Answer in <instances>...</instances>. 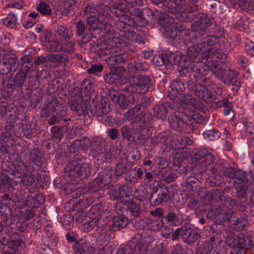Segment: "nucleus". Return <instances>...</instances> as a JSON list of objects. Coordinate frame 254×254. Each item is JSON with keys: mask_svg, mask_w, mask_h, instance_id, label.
<instances>
[{"mask_svg": "<svg viewBox=\"0 0 254 254\" xmlns=\"http://www.w3.org/2000/svg\"><path fill=\"white\" fill-rule=\"evenodd\" d=\"M149 104L146 99H142L141 102L134 107L129 109L123 117L124 121H135L142 117L152 119L151 114L145 112V107Z\"/></svg>", "mask_w": 254, "mask_h": 254, "instance_id": "obj_8", "label": "nucleus"}, {"mask_svg": "<svg viewBox=\"0 0 254 254\" xmlns=\"http://www.w3.org/2000/svg\"><path fill=\"white\" fill-rule=\"evenodd\" d=\"M170 106L169 103L155 105L153 108L154 116L163 120L165 119L168 116Z\"/></svg>", "mask_w": 254, "mask_h": 254, "instance_id": "obj_27", "label": "nucleus"}, {"mask_svg": "<svg viewBox=\"0 0 254 254\" xmlns=\"http://www.w3.org/2000/svg\"><path fill=\"white\" fill-rule=\"evenodd\" d=\"M65 173L66 175L71 180L77 178L83 179L91 175V171L88 164L72 162L65 167Z\"/></svg>", "mask_w": 254, "mask_h": 254, "instance_id": "obj_7", "label": "nucleus"}, {"mask_svg": "<svg viewBox=\"0 0 254 254\" xmlns=\"http://www.w3.org/2000/svg\"><path fill=\"white\" fill-rule=\"evenodd\" d=\"M86 7H89L91 9V17H95L98 22H104L106 20L110 21L112 19L111 9L110 6L100 3L96 6L93 3L88 4Z\"/></svg>", "mask_w": 254, "mask_h": 254, "instance_id": "obj_9", "label": "nucleus"}, {"mask_svg": "<svg viewBox=\"0 0 254 254\" xmlns=\"http://www.w3.org/2000/svg\"><path fill=\"white\" fill-rule=\"evenodd\" d=\"M124 75L121 74H114L110 76H105V80L112 84H120L123 82Z\"/></svg>", "mask_w": 254, "mask_h": 254, "instance_id": "obj_61", "label": "nucleus"}, {"mask_svg": "<svg viewBox=\"0 0 254 254\" xmlns=\"http://www.w3.org/2000/svg\"><path fill=\"white\" fill-rule=\"evenodd\" d=\"M215 244L210 242H205L200 245H197L196 254H210L214 248Z\"/></svg>", "mask_w": 254, "mask_h": 254, "instance_id": "obj_42", "label": "nucleus"}, {"mask_svg": "<svg viewBox=\"0 0 254 254\" xmlns=\"http://www.w3.org/2000/svg\"><path fill=\"white\" fill-rule=\"evenodd\" d=\"M27 198L28 204L36 208H38L45 201V199L41 194L35 195L34 196L28 195Z\"/></svg>", "mask_w": 254, "mask_h": 254, "instance_id": "obj_50", "label": "nucleus"}, {"mask_svg": "<svg viewBox=\"0 0 254 254\" xmlns=\"http://www.w3.org/2000/svg\"><path fill=\"white\" fill-rule=\"evenodd\" d=\"M180 208L176 207L172 209V211L168 212L167 219L168 221L173 223L174 225H179L183 223V218L182 214L180 212Z\"/></svg>", "mask_w": 254, "mask_h": 254, "instance_id": "obj_32", "label": "nucleus"}, {"mask_svg": "<svg viewBox=\"0 0 254 254\" xmlns=\"http://www.w3.org/2000/svg\"><path fill=\"white\" fill-rule=\"evenodd\" d=\"M145 13L152 14V11L149 8H144L141 10L138 8H134L129 11V13L133 15L136 16L140 18L142 21L143 24L147 23V20H146L144 17Z\"/></svg>", "mask_w": 254, "mask_h": 254, "instance_id": "obj_45", "label": "nucleus"}, {"mask_svg": "<svg viewBox=\"0 0 254 254\" xmlns=\"http://www.w3.org/2000/svg\"><path fill=\"white\" fill-rule=\"evenodd\" d=\"M195 95L207 103H208L212 97L211 92L204 86H199V89L195 92Z\"/></svg>", "mask_w": 254, "mask_h": 254, "instance_id": "obj_43", "label": "nucleus"}, {"mask_svg": "<svg viewBox=\"0 0 254 254\" xmlns=\"http://www.w3.org/2000/svg\"><path fill=\"white\" fill-rule=\"evenodd\" d=\"M69 107L78 116H86L88 114L87 102L82 96H77L71 101Z\"/></svg>", "mask_w": 254, "mask_h": 254, "instance_id": "obj_12", "label": "nucleus"}, {"mask_svg": "<svg viewBox=\"0 0 254 254\" xmlns=\"http://www.w3.org/2000/svg\"><path fill=\"white\" fill-rule=\"evenodd\" d=\"M101 184H102L100 181V179L96 177L92 182L88 183L85 188V191L88 192L91 194L97 192L98 191L101 187Z\"/></svg>", "mask_w": 254, "mask_h": 254, "instance_id": "obj_47", "label": "nucleus"}, {"mask_svg": "<svg viewBox=\"0 0 254 254\" xmlns=\"http://www.w3.org/2000/svg\"><path fill=\"white\" fill-rule=\"evenodd\" d=\"M219 191L208 192L206 197L209 201H216L215 218L221 222L228 221L234 229L241 220L234 213V208L236 205V200L229 196H218Z\"/></svg>", "mask_w": 254, "mask_h": 254, "instance_id": "obj_1", "label": "nucleus"}, {"mask_svg": "<svg viewBox=\"0 0 254 254\" xmlns=\"http://www.w3.org/2000/svg\"><path fill=\"white\" fill-rule=\"evenodd\" d=\"M152 2L155 4H158L162 3L164 5L167 6L168 12L173 13V7L174 5L181 6L184 0H152Z\"/></svg>", "mask_w": 254, "mask_h": 254, "instance_id": "obj_38", "label": "nucleus"}, {"mask_svg": "<svg viewBox=\"0 0 254 254\" xmlns=\"http://www.w3.org/2000/svg\"><path fill=\"white\" fill-rule=\"evenodd\" d=\"M17 22V18L15 14L10 12L8 16L3 19V24L10 28H14L15 27Z\"/></svg>", "mask_w": 254, "mask_h": 254, "instance_id": "obj_57", "label": "nucleus"}, {"mask_svg": "<svg viewBox=\"0 0 254 254\" xmlns=\"http://www.w3.org/2000/svg\"><path fill=\"white\" fill-rule=\"evenodd\" d=\"M55 29L56 32L65 40L70 39L73 35L72 31L63 25L58 24Z\"/></svg>", "mask_w": 254, "mask_h": 254, "instance_id": "obj_44", "label": "nucleus"}, {"mask_svg": "<svg viewBox=\"0 0 254 254\" xmlns=\"http://www.w3.org/2000/svg\"><path fill=\"white\" fill-rule=\"evenodd\" d=\"M2 59L0 71L2 74H7L15 71L17 67V57L15 54H3Z\"/></svg>", "mask_w": 254, "mask_h": 254, "instance_id": "obj_11", "label": "nucleus"}, {"mask_svg": "<svg viewBox=\"0 0 254 254\" xmlns=\"http://www.w3.org/2000/svg\"><path fill=\"white\" fill-rule=\"evenodd\" d=\"M159 175L160 179L167 183L172 182L176 176L175 174H173L170 171H167L166 170L161 171Z\"/></svg>", "mask_w": 254, "mask_h": 254, "instance_id": "obj_59", "label": "nucleus"}, {"mask_svg": "<svg viewBox=\"0 0 254 254\" xmlns=\"http://www.w3.org/2000/svg\"><path fill=\"white\" fill-rule=\"evenodd\" d=\"M49 51L52 53H59L63 50V44L58 40H52L46 45Z\"/></svg>", "mask_w": 254, "mask_h": 254, "instance_id": "obj_51", "label": "nucleus"}, {"mask_svg": "<svg viewBox=\"0 0 254 254\" xmlns=\"http://www.w3.org/2000/svg\"><path fill=\"white\" fill-rule=\"evenodd\" d=\"M120 96V99L117 101L119 107L122 110H125L130 104L135 103L134 94H127L125 92Z\"/></svg>", "mask_w": 254, "mask_h": 254, "instance_id": "obj_29", "label": "nucleus"}, {"mask_svg": "<svg viewBox=\"0 0 254 254\" xmlns=\"http://www.w3.org/2000/svg\"><path fill=\"white\" fill-rule=\"evenodd\" d=\"M120 35L129 41L133 40L134 37L136 36L131 28L126 29L125 27H123V30H121Z\"/></svg>", "mask_w": 254, "mask_h": 254, "instance_id": "obj_63", "label": "nucleus"}, {"mask_svg": "<svg viewBox=\"0 0 254 254\" xmlns=\"http://www.w3.org/2000/svg\"><path fill=\"white\" fill-rule=\"evenodd\" d=\"M169 198L168 190L167 188H164L160 190L157 195H152L150 201L156 205L167 202Z\"/></svg>", "mask_w": 254, "mask_h": 254, "instance_id": "obj_31", "label": "nucleus"}, {"mask_svg": "<svg viewBox=\"0 0 254 254\" xmlns=\"http://www.w3.org/2000/svg\"><path fill=\"white\" fill-rule=\"evenodd\" d=\"M206 157L207 159H209L211 162L213 161L214 157L211 153L208 152L207 149L201 148L198 149L195 153V158L200 159L203 157Z\"/></svg>", "mask_w": 254, "mask_h": 254, "instance_id": "obj_58", "label": "nucleus"}, {"mask_svg": "<svg viewBox=\"0 0 254 254\" xmlns=\"http://www.w3.org/2000/svg\"><path fill=\"white\" fill-rule=\"evenodd\" d=\"M198 0H184V2L181 6L174 5L173 8H177L183 12L192 13L197 10V5L194 3Z\"/></svg>", "mask_w": 254, "mask_h": 254, "instance_id": "obj_30", "label": "nucleus"}, {"mask_svg": "<svg viewBox=\"0 0 254 254\" xmlns=\"http://www.w3.org/2000/svg\"><path fill=\"white\" fill-rule=\"evenodd\" d=\"M181 238L185 243L193 246L200 240L201 235L199 233L190 227H184L181 233Z\"/></svg>", "mask_w": 254, "mask_h": 254, "instance_id": "obj_15", "label": "nucleus"}, {"mask_svg": "<svg viewBox=\"0 0 254 254\" xmlns=\"http://www.w3.org/2000/svg\"><path fill=\"white\" fill-rule=\"evenodd\" d=\"M158 22L168 35H171L176 28L174 19L166 13H161L159 15Z\"/></svg>", "mask_w": 254, "mask_h": 254, "instance_id": "obj_17", "label": "nucleus"}, {"mask_svg": "<svg viewBox=\"0 0 254 254\" xmlns=\"http://www.w3.org/2000/svg\"><path fill=\"white\" fill-rule=\"evenodd\" d=\"M90 10L89 7H85L83 11L84 18L87 19V26L82 20H79L75 23L76 35L82 37L79 41V45L83 49H88L86 48L88 43L93 38H96L95 30L96 29L95 24L97 21L95 17H91Z\"/></svg>", "mask_w": 254, "mask_h": 254, "instance_id": "obj_2", "label": "nucleus"}, {"mask_svg": "<svg viewBox=\"0 0 254 254\" xmlns=\"http://www.w3.org/2000/svg\"><path fill=\"white\" fill-rule=\"evenodd\" d=\"M76 141H79L81 146L90 147L91 151L94 153V156L95 157L99 155L98 152H100L102 145L105 143V140L100 136L93 137L91 140L86 136H83L79 140Z\"/></svg>", "mask_w": 254, "mask_h": 254, "instance_id": "obj_10", "label": "nucleus"}, {"mask_svg": "<svg viewBox=\"0 0 254 254\" xmlns=\"http://www.w3.org/2000/svg\"><path fill=\"white\" fill-rule=\"evenodd\" d=\"M213 20L207 17V16L201 15L199 19L193 23L191 25V30L196 33V41L200 42V46L202 47L204 51L208 50V54L210 55V49H207V46H211L215 45L218 41V38L214 36L207 35L202 38V37L209 32L208 28L212 24Z\"/></svg>", "mask_w": 254, "mask_h": 254, "instance_id": "obj_4", "label": "nucleus"}, {"mask_svg": "<svg viewBox=\"0 0 254 254\" xmlns=\"http://www.w3.org/2000/svg\"><path fill=\"white\" fill-rule=\"evenodd\" d=\"M128 224V220L124 215L114 216L112 223L110 225L111 230L116 231L126 227Z\"/></svg>", "mask_w": 254, "mask_h": 254, "instance_id": "obj_26", "label": "nucleus"}, {"mask_svg": "<svg viewBox=\"0 0 254 254\" xmlns=\"http://www.w3.org/2000/svg\"><path fill=\"white\" fill-rule=\"evenodd\" d=\"M98 193L89 194L84 198H80L79 204L82 208H87L100 197Z\"/></svg>", "mask_w": 254, "mask_h": 254, "instance_id": "obj_46", "label": "nucleus"}, {"mask_svg": "<svg viewBox=\"0 0 254 254\" xmlns=\"http://www.w3.org/2000/svg\"><path fill=\"white\" fill-rule=\"evenodd\" d=\"M238 75L239 72L236 70H227L222 82L228 86H233V90L237 91L241 87V82L238 78Z\"/></svg>", "mask_w": 254, "mask_h": 254, "instance_id": "obj_16", "label": "nucleus"}, {"mask_svg": "<svg viewBox=\"0 0 254 254\" xmlns=\"http://www.w3.org/2000/svg\"><path fill=\"white\" fill-rule=\"evenodd\" d=\"M127 210L134 218H138L142 212V209L137 203L132 201L127 204Z\"/></svg>", "mask_w": 254, "mask_h": 254, "instance_id": "obj_48", "label": "nucleus"}, {"mask_svg": "<svg viewBox=\"0 0 254 254\" xmlns=\"http://www.w3.org/2000/svg\"><path fill=\"white\" fill-rule=\"evenodd\" d=\"M103 147L101 148L100 152L99 155H97L96 157H98V159L100 158H105L106 159H111L113 156V151L111 147L105 142L103 143Z\"/></svg>", "mask_w": 254, "mask_h": 254, "instance_id": "obj_49", "label": "nucleus"}, {"mask_svg": "<svg viewBox=\"0 0 254 254\" xmlns=\"http://www.w3.org/2000/svg\"><path fill=\"white\" fill-rule=\"evenodd\" d=\"M127 67L129 71L132 73H136L138 71H145L148 68L145 63L136 62L134 60L130 61L128 63Z\"/></svg>", "mask_w": 254, "mask_h": 254, "instance_id": "obj_41", "label": "nucleus"}, {"mask_svg": "<svg viewBox=\"0 0 254 254\" xmlns=\"http://www.w3.org/2000/svg\"><path fill=\"white\" fill-rule=\"evenodd\" d=\"M118 194L120 195L121 199L124 197H129L130 194V189L125 185H120L118 189Z\"/></svg>", "mask_w": 254, "mask_h": 254, "instance_id": "obj_62", "label": "nucleus"}, {"mask_svg": "<svg viewBox=\"0 0 254 254\" xmlns=\"http://www.w3.org/2000/svg\"><path fill=\"white\" fill-rule=\"evenodd\" d=\"M110 110L109 103L105 101H102L99 106L96 108L95 111L93 110H91V113L93 116H96L98 117L103 118L106 117V115L110 112Z\"/></svg>", "mask_w": 254, "mask_h": 254, "instance_id": "obj_36", "label": "nucleus"}, {"mask_svg": "<svg viewBox=\"0 0 254 254\" xmlns=\"http://www.w3.org/2000/svg\"><path fill=\"white\" fill-rule=\"evenodd\" d=\"M207 54L208 50L204 51V49L200 46V44L196 43L188 48L186 57L190 61H193L199 55H201L202 57H205L206 58H209L210 55Z\"/></svg>", "mask_w": 254, "mask_h": 254, "instance_id": "obj_19", "label": "nucleus"}, {"mask_svg": "<svg viewBox=\"0 0 254 254\" xmlns=\"http://www.w3.org/2000/svg\"><path fill=\"white\" fill-rule=\"evenodd\" d=\"M152 85V79L149 75H137L133 81L122 87L121 90L127 94H138L148 91Z\"/></svg>", "mask_w": 254, "mask_h": 254, "instance_id": "obj_6", "label": "nucleus"}, {"mask_svg": "<svg viewBox=\"0 0 254 254\" xmlns=\"http://www.w3.org/2000/svg\"><path fill=\"white\" fill-rule=\"evenodd\" d=\"M112 175V170L111 169H105L102 172H100L98 179H100V181L102 184L106 185L110 182Z\"/></svg>", "mask_w": 254, "mask_h": 254, "instance_id": "obj_53", "label": "nucleus"}, {"mask_svg": "<svg viewBox=\"0 0 254 254\" xmlns=\"http://www.w3.org/2000/svg\"><path fill=\"white\" fill-rule=\"evenodd\" d=\"M239 237L233 233L227 232L224 236L225 242L230 248L238 249Z\"/></svg>", "mask_w": 254, "mask_h": 254, "instance_id": "obj_40", "label": "nucleus"}, {"mask_svg": "<svg viewBox=\"0 0 254 254\" xmlns=\"http://www.w3.org/2000/svg\"><path fill=\"white\" fill-rule=\"evenodd\" d=\"M128 60L126 54H117L111 56L106 59V62L108 65H116L125 64Z\"/></svg>", "mask_w": 254, "mask_h": 254, "instance_id": "obj_37", "label": "nucleus"}, {"mask_svg": "<svg viewBox=\"0 0 254 254\" xmlns=\"http://www.w3.org/2000/svg\"><path fill=\"white\" fill-rule=\"evenodd\" d=\"M135 245L133 243L132 244H127L125 246H121L118 249L117 254H134Z\"/></svg>", "mask_w": 254, "mask_h": 254, "instance_id": "obj_54", "label": "nucleus"}, {"mask_svg": "<svg viewBox=\"0 0 254 254\" xmlns=\"http://www.w3.org/2000/svg\"><path fill=\"white\" fill-rule=\"evenodd\" d=\"M209 67L215 77L222 82L227 70L217 62H210L208 65L202 62H194L190 64V67H187V70L192 73L191 75L195 78L196 81L204 82L206 80L204 76L209 72Z\"/></svg>", "mask_w": 254, "mask_h": 254, "instance_id": "obj_3", "label": "nucleus"}, {"mask_svg": "<svg viewBox=\"0 0 254 254\" xmlns=\"http://www.w3.org/2000/svg\"><path fill=\"white\" fill-rule=\"evenodd\" d=\"M234 175L233 179L235 184L243 183L249 180L247 173L242 170H236Z\"/></svg>", "mask_w": 254, "mask_h": 254, "instance_id": "obj_55", "label": "nucleus"}, {"mask_svg": "<svg viewBox=\"0 0 254 254\" xmlns=\"http://www.w3.org/2000/svg\"><path fill=\"white\" fill-rule=\"evenodd\" d=\"M37 10L42 14L50 15L52 14V9L45 2H41L37 7Z\"/></svg>", "mask_w": 254, "mask_h": 254, "instance_id": "obj_60", "label": "nucleus"}, {"mask_svg": "<svg viewBox=\"0 0 254 254\" xmlns=\"http://www.w3.org/2000/svg\"><path fill=\"white\" fill-rule=\"evenodd\" d=\"M95 24L96 30L95 35L100 34L102 37H109L114 33V29L110 23V21L106 20L104 22H98Z\"/></svg>", "mask_w": 254, "mask_h": 254, "instance_id": "obj_18", "label": "nucleus"}, {"mask_svg": "<svg viewBox=\"0 0 254 254\" xmlns=\"http://www.w3.org/2000/svg\"><path fill=\"white\" fill-rule=\"evenodd\" d=\"M167 137L166 133L162 132L159 133L156 136H154L151 139V143L153 145H156L159 143H162L165 141Z\"/></svg>", "mask_w": 254, "mask_h": 254, "instance_id": "obj_64", "label": "nucleus"}, {"mask_svg": "<svg viewBox=\"0 0 254 254\" xmlns=\"http://www.w3.org/2000/svg\"><path fill=\"white\" fill-rule=\"evenodd\" d=\"M185 80L181 78L174 81L169 87V91L174 92V96L180 98L181 100L185 97L184 93L186 87L185 85Z\"/></svg>", "mask_w": 254, "mask_h": 254, "instance_id": "obj_23", "label": "nucleus"}, {"mask_svg": "<svg viewBox=\"0 0 254 254\" xmlns=\"http://www.w3.org/2000/svg\"><path fill=\"white\" fill-rule=\"evenodd\" d=\"M76 254H93V248L88 242L82 243H76L73 246Z\"/></svg>", "mask_w": 254, "mask_h": 254, "instance_id": "obj_35", "label": "nucleus"}, {"mask_svg": "<svg viewBox=\"0 0 254 254\" xmlns=\"http://www.w3.org/2000/svg\"><path fill=\"white\" fill-rule=\"evenodd\" d=\"M168 122L171 127L179 132H183L185 122L181 118L177 116L170 117Z\"/></svg>", "mask_w": 254, "mask_h": 254, "instance_id": "obj_39", "label": "nucleus"}, {"mask_svg": "<svg viewBox=\"0 0 254 254\" xmlns=\"http://www.w3.org/2000/svg\"><path fill=\"white\" fill-rule=\"evenodd\" d=\"M238 248L241 249H250L254 245L251 239L247 237H239Z\"/></svg>", "mask_w": 254, "mask_h": 254, "instance_id": "obj_52", "label": "nucleus"}, {"mask_svg": "<svg viewBox=\"0 0 254 254\" xmlns=\"http://www.w3.org/2000/svg\"><path fill=\"white\" fill-rule=\"evenodd\" d=\"M96 39V38H93L92 40L88 43L86 46L88 49H89L90 52L96 53L100 56L107 54L108 50L106 49V45L99 39L94 41L93 39Z\"/></svg>", "mask_w": 254, "mask_h": 254, "instance_id": "obj_21", "label": "nucleus"}, {"mask_svg": "<svg viewBox=\"0 0 254 254\" xmlns=\"http://www.w3.org/2000/svg\"><path fill=\"white\" fill-rule=\"evenodd\" d=\"M252 181L249 180L244 183H239L235 187L236 195L239 198L247 197L252 190Z\"/></svg>", "mask_w": 254, "mask_h": 254, "instance_id": "obj_24", "label": "nucleus"}, {"mask_svg": "<svg viewBox=\"0 0 254 254\" xmlns=\"http://www.w3.org/2000/svg\"><path fill=\"white\" fill-rule=\"evenodd\" d=\"M151 119H147V118L142 117L135 121H132L131 126L132 129L139 134V137L138 139H145L146 133L149 131V127L150 126V120Z\"/></svg>", "mask_w": 254, "mask_h": 254, "instance_id": "obj_13", "label": "nucleus"}, {"mask_svg": "<svg viewBox=\"0 0 254 254\" xmlns=\"http://www.w3.org/2000/svg\"><path fill=\"white\" fill-rule=\"evenodd\" d=\"M28 161L38 167H41L45 162V158L38 149L34 148L29 154Z\"/></svg>", "mask_w": 254, "mask_h": 254, "instance_id": "obj_34", "label": "nucleus"}, {"mask_svg": "<svg viewBox=\"0 0 254 254\" xmlns=\"http://www.w3.org/2000/svg\"><path fill=\"white\" fill-rule=\"evenodd\" d=\"M164 224V222L161 220L149 218H146L145 220L139 219L135 223L136 228L139 229H146L153 231L162 229Z\"/></svg>", "mask_w": 254, "mask_h": 254, "instance_id": "obj_14", "label": "nucleus"}, {"mask_svg": "<svg viewBox=\"0 0 254 254\" xmlns=\"http://www.w3.org/2000/svg\"><path fill=\"white\" fill-rule=\"evenodd\" d=\"M96 236V245L102 247L100 249L104 251L109 249V236L106 232L104 230H100L97 233Z\"/></svg>", "mask_w": 254, "mask_h": 254, "instance_id": "obj_28", "label": "nucleus"}, {"mask_svg": "<svg viewBox=\"0 0 254 254\" xmlns=\"http://www.w3.org/2000/svg\"><path fill=\"white\" fill-rule=\"evenodd\" d=\"M111 210L109 207L105 204L98 203L93 205L89 210V213L94 215L92 217H90L88 219H85L84 222H82L84 224L88 223L89 228L91 229H95V227L101 229L100 230H104V228L106 227L109 221V217L111 216L110 214Z\"/></svg>", "mask_w": 254, "mask_h": 254, "instance_id": "obj_5", "label": "nucleus"}, {"mask_svg": "<svg viewBox=\"0 0 254 254\" xmlns=\"http://www.w3.org/2000/svg\"><path fill=\"white\" fill-rule=\"evenodd\" d=\"M48 62L61 66H67L70 62L69 57L64 54H48Z\"/></svg>", "mask_w": 254, "mask_h": 254, "instance_id": "obj_22", "label": "nucleus"}, {"mask_svg": "<svg viewBox=\"0 0 254 254\" xmlns=\"http://www.w3.org/2000/svg\"><path fill=\"white\" fill-rule=\"evenodd\" d=\"M111 10V14L114 13V14L120 18V21L123 23L124 25L125 22H124V20H127V18L128 17L127 15L125 14V10L127 8L126 4L123 3H118V4H112L110 6Z\"/></svg>", "mask_w": 254, "mask_h": 254, "instance_id": "obj_25", "label": "nucleus"}, {"mask_svg": "<svg viewBox=\"0 0 254 254\" xmlns=\"http://www.w3.org/2000/svg\"><path fill=\"white\" fill-rule=\"evenodd\" d=\"M30 70V66L23 65L20 67V70L17 72L12 79L13 86L17 87H22L25 81L27 76Z\"/></svg>", "mask_w": 254, "mask_h": 254, "instance_id": "obj_20", "label": "nucleus"}, {"mask_svg": "<svg viewBox=\"0 0 254 254\" xmlns=\"http://www.w3.org/2000/svg\"><path fill=\"white\" fill-rule=\"evenodd\" d=\"M199 117L195 116L191 117L188 121L185 122L184 126V129L183 132H185L188 133H191L196 132L198 130V121H196V119L199 120Z\"/></svg>", "mask_w": 254, "mask_h": 254, "instance_id": "obj_33", "label": "nucleus"}, {"mask_svg": "<svg viewBox=\"0 0 254 254\" xmlns=\"http://www.w3.org/2000/svg\"><path fill=\"white\" fill-rule=\"evenodd\" d=\"M221 132L217 129H210L203 131V136L204 138L210 140L218 139L221 136Z\"/></svg>", "mask_w": 254, "mask_h": 254, "instance_id": "obj_56", "label": "nucleus"}]
</instances>
